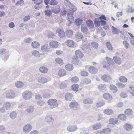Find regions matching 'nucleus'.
I'll list each match as a JSON object with an SVG mask.
<instances>
[{"mask_svg":"<svg viewBox=\"0 0 134 134\" xmlns=\"http://www.w3.org/2000/svg\"><path fill=\"white\" fill-rule=\"evenodd\" d=\"M75 54L78 58H82L84 56V55L82 52L79 50L76 51L75 53Z\"/></svg>","mask_w":134,"mask_h":134,"instance_id":"nucleus-9","label":"nucleus"},{"mask_svg":"<svg viewBox=\"0 0 134 134\" xmlns=\"http://www.w3.org/2000/svg\"><path fill=\"white\" fill-rule=\"evenodd\" d=\"M112 31L113 34L114 35L117 34L120 32V30L118 29L115 27L114 26L111 27Z\"/></svg>","mask_w":134,"mask_h":134,"instance_id":"nucleus-26","label":"nucleus"},{"mask_svg":"<svg viewBox=\"0 0 134 134\" xmlns=\"http://www.w3.org/2000/svg\"><path fill=\"white\" fill-rule=\"evenodd\" d=\"M46 121L47 122L51 123L52 121H53L54 119L52 118V116L50 115H47L45 117Z\"/></svg>","mask_w":134,"mask_h":134,"instance_id":"nucleus-15","label":"nucleus"},{"mask_svg":"<svg viewBox=\"0 0 134 134\" xmlns=\"http://www.w3.org/2000/svg\"><path fill=\"white\" fill-rule=\"evenodd\" d=\"M34 109L33 106H31L29 107L26 110L28 113L31 114L34 111Z\"/></svg>","mask_w":134,"mask_h":134,"instance_id":"nucleus-45","label":"nucleus"},{"mask_svg":"<svg viewBox=\"0 0 134 134\" xmlns=\"http://www.w3.org/2000/svg\"><path fill=\"white\" fill-rule=\"evenodd\" d=\"M105 104V103L104 102H97L96 103V106L98 108L102 106H103Z\"/></svg>","mask_w":134,"mask_h":134,"instance_id":"nucleus-58","label":"nucleus"},{"mask_svg":"<svg viewBox=\"0 0 134 134\" xmlns=\"http://www.w3.org/2000/svg\"><path fill=\"white\" fill-rule=\"evenodd\" d=\"M73 97L72 94L70 93H67L65 96V98L66 100L71 101Z\"/></svg>","mask_w":134,"mask_h":134,"instance_id":"nucleus-19","label":"nucleus"},{"mask_svg":"<svg viewBox=\"0 0 134 134\" xmlns=\"http://www.w3.org/2000/svg\"><path fill=\"white\" fill-rule=\"evenodd\" d=\"M3 107L6 110H7L10 107L11 104L10 102H7L4 103Z\"/></svg>","mask_w":134,"mask_h":134,"instance_id":"nucleus-32","label":"nucleus"},{"mask_svg":"<svg viewBox=\"0 0 134 134\" xmlns=\"http://www.w3.org/2000/svg\"><path fill=\"white\" fill-rule=\"evenodd\" d=\"M113 59L115 63L118 64H120L121 63V59L119 57L116 56H114Z\"/></svg>","mask_w":134,"mask_h":134,"instance_id":"nucleus-18","label":"nucleus"},{"mask_svg":"<svg viewBox=\"0 0 134 134\" xmlns=\"http://www.w3.org/2000/svg\"><path fill=\"white\" fill-rule=\"evenodd\" d=\"M66 72L65 70L61 69L58 72V75L59 76L62 77L65 76L66 75Z\"/></svg>","mask_w":134,"mask_h":134,"instance_id":"nucleus-29","label":"nucleus"},{"mask_svg":"<svg viewBox=\"0 0 134 134\" xmlns=\"http://www.w3.org/2000/svg\"><path fill=\"white\" fill-rule=\"evenodd\" d=\"M65 68L67 70L69 71H71L73 69V67L72 65L69 64L66 65Z\"/></svg>","mask_w":134,"mask_h":134,"instance_id":"nucleus-40","label":"nucleus"},{"mask_svg":"<svg viewBox=\"0 0 134 134\" xmlns=\"http://www.w3.org/2000/svg\"><path fill=\"white\" fill-rule=\"evenodd\" d=\"M102 127V125L100 123H97L94 125L92 126V128L95 130L100 129Z\"/></svg>","mask_w":134,"mask_h":134,"instance_id":"nucleus-35","label":"nucleus"},{"mask_svg":"<svg viewBox=\"0 0 134 134\" xmlns=\"http://www.w3.org/2000/svg\"><path fill=\"white\" fill-rule=\"evenodd\" d=\"M34 2V3L36 5L39 6L41 3H43L42 0H32Z\"/></svg>","mask_w":134,"mask_h":134,"instance_id":"nucleus-55","label":"nucleus"},{"mask_svg":"<svg viewBox=\"0 0 134 134\" xmlns=\"http://www.w3.org/2000/svg\"><path fill=\"white\" fill-rule=\"evenodd\" d=\"M125 113L127 117L131 116L133 114V111L130 109H126L125 111Z\"/></svg>","mask_w":134,"mask_h":134,"instance_id":"nucleus-12","label":"nucleus"},{"mask_svg":"<svg viewBox=\"0 0 134 134\" xmlns=\"http://www.w3.org/2000/svg\"><path fill=\"white\" fill-rule=\"evenodd\" d=\"M92 102V100L90 98L85 99L83 100V103L85 104H91Z\"/></svg>","mask_w":134,"mask_h":134,"instance_id":"nucleus-43","label":"nucleus"},{"mask_svg":"<svg viewBox=\"0 0 134 134\" xmlns=\"http://www.w3.org/2000/svg\"><path fill=\"white\" fill-rule=\"evenodd\" d=\"M91 45L92 47L95 48H97L98 46V44L95 42H92Z\"/></svg>","mask_w":134,"mask_h":134,"instance_id":"nucleus-61","label":"nucleus"},{"mask_svg":"<svg viewBox=\"0 0 134 134\" xmlns=\"http://www.w3.org/2000/svg\"><path fill=\"white\" fill-rule=\"evenodd\" d=\"M101 79L106 82H110L112 80V78L109 75H102Z\"/></svg>","mask_w":134,"mask_h":134,"instance_id":"nucleus-4","label":"nucleus"},{"mask_svg":"<svg viewBox=\"0 0 134 134\" xmlns=\"http://www.w3.org/2000/svg\"><path fill=\"white\" fill-rule=\"evenodd\" d=\"M48 69L45 66H42L40 67L39 69V71L42 73H46L48 71Z\"/></svg>","mask_w":134,"mask_h":134,"instance_id":"nucleus-17","label":"nucleus"},{"mask_svg":"<svg viewBox=\"0 0 134 134\" xmlns=\"http://www.w3.org/2000/svg\"><path fill=\"white\" fill-rule=\"evenodd\" d=\"M44 14L46 15L50 16L52 14V10L48 9L44 11Z\"/></svg>","mask_w":134,"mask_h":134,"instance_id":"nucleus-57","label":"nucleus"},{"mask_svg":"<svg viewBox=\"0 0 134 134\" xmlns=\"http://www.w3.org/2000/svg\"><path fill=\"white\" fill-rule=\"evenodd\" d=\"M53 13L56 14L59 13L60 11V8L59 6H56L52 10Z\"/></svg>","mask_w":134,"mask_h":134,"instance_id":"nucleus-22","label":"nucleus"},{"mask_svg":"<svg viewBox=\"0 0 134 134\" xmlns=\"http://www.w3.org/2000/svg\"><path fill=\"white\" fill-rule=\"evenodd\" d=\"M82 33L80 32L76 33L75 34V37L78 39H81L82 37Z\"/></svg>","mask_w":134,"mask_h":134,"instance_id":"nucleus-54","label":"nucleus"},{"mask_svg":"<svg viewBox=\"0 0 134 134\" xmlns=\"http://www.w3.org/2000/svg\"><path fill=\"white\" fill-rule=\"evenodd\" d=\"M111 132V130L109 128H106L100 131L101 134H109Z\"/></svg>","mask_w":134,"mask_h":134,"instance_id":"nucleus-20","label":"nucleus"},{"mask_svg":"<svg viewBox=\"0 0 134 134\" xmlns=\"http://www.w3.org/2000/svg\"><path fill=\"white\" fill-rule=\"evenodd\" d=\"M48 47V45L47 44H45L42 46L41 49L43 52H47L48 51V50L47 48Z\"/></svg>","mask_w":134,"mask_h":134,"instance_id":"nucleus-37","label":"nucleus"},{"mask_svg":"<svg viewBox=\"0 0 134 134\" xmlns=\"http://www.w3.org/2000/svg\"><path fill=\"white\" fill-rule=\"evenodd\" d=\"M81 75L82 76H87L88 75V73L86 71H82L81 72Z\"/></svg>","mask_w":134,"mask_h":134,"instance_id":"nucleus-62","label":"nucleus"},{"mask_svg":"<svg viewBox=\"0 0 134 134\" xmlns=\"http://www.w3.org/2000/svg\"><path fill=\"white\" fill-rule=\"evenodd\" d=\"M87 26L89 28H92L93 26V21L90 20H88L86 21Z\"/></svg>","mask_w":134,"mask_h":134,"instance_id":"nucleus-39","label":"nucleus"},{"mask_svg":"<svg viewBox=\"0 0 134 134\" xmlns=\"http://www.w3.org/2000/svg\"><path fill=\"white\" fill-rule=\"evenodd\" d=\"M118 117L120 120L123 121H125L126 120V116L124 114H120L118 115Z\"/></svg>","mask_w":134,"mask_h":134,"instance_id":"nucleus-38","label":"nucleus"},{"mask_svg":"<svg viewBox=\"0 0 134 134\" xmlns=\"http://www.w3.org/2000/svg\"><path fill=\"white\" fill-rule=\"evenodd\" d=\"M110 89L114 92H116L118 90L117 88L113 85H110Z\"/></svg>","mask_w":134,"mask_h":134,"instance_id":"nucleus-49","label":"nucleus"},{"mask_svg":"<svg viewBox=\"0 0 134 134\" xmlns=\"http://www.w3.org/2000/svg\"><path fill=\"white\" fill-rule=\"evenodd\" d=\"M106 59L109 65L110 64L113 65L114 64V62L113 59L111 58L108 57H107L106 58Z\"/></svg>","mask_w":134,"mask_h":134,"instance_id":"nucleus-42","label":"nucleus"},{"mask_svg":"<svg viewBox=\"0 0 134 134\" xmlns=\"http://www.w3.org/2000/svg\"><path fill=\"white\" fill-rule=\"evenodd\" d=\"M58 4V2L55 0H51L49 4L52 5H56Z\"/></svg>","mask_w":134,"mask_h":134,"instance_id":"nucleus-63","label":"nucleus"},{"mask_svg":"<svg viewBox=\"0 0 134 134\" xmlns=\"http://www.w3.org/2000/svg\"><path fill=\"white\" fill-rule=\"evenodd\" d=\"M71 87L73 91H78V85L77 84H74L71 86Z\"/></svg>","mask_w":134,"mask_h":134,"instance_id":"nucleus-44","label":"nucleus"},{"mask_svg":"<svg viewBox=\"0 0 134 134\" xmlns=\"http://www.w3.org/2000/svg\"><path fill=\"white\" fill-rule=\"evenodd\" d=\"M60 87L61 89H64L67 87V85L64 82H62L60 85Z\"/></svg>","mask_w":134,"mask_h":134,"instance_id":"nucleus-56","label":"nucleus"},{"mask_svg":"<svg viewBox=\"0 0 134 134\" xmlns=\"http://www.w3.org/2000/svg\"><path fill=\"white\" fill-rule=\"evenodd\" d=\"M49 46L51 48H56L58 47L59 43L57 41L52 40L50 42Z\"/></svg>","mask_w":134,"mask_h":134,"instance_id":"nucleus-6","label":"nucleus"},{"mask_svg":"<svg viewBox=\"0 0 134 134\" xmlns=\"http://www.w3.org/2000/svg\"><path fill=\"white\" fill-rule=\"evenodd\" d=\"M119 80L121 82H126L127 81V79L126 77L123 76L120 77Z\"/></svg>","mask_w":134,"mask_h":134,"instance_id":"nucleus-41","label":"nucleus"},{"mask_svg":"<svg viewBox=\"0 0 134 134\" xmlns=\"http://www.w3.org/2000/svg\"><path fill=\"white\" fill-rule=\"evenodd\" d=\"M55 61L57 64H62L63 61L62 59L59 58H58L55 59Z\"/></svg>","mask_w":134,"mask_h":134,"instance_id":"nucleus-52","label":"nucleus"},{"mask_svg":"<svg viewBox=\"0 0 134 134\" xmlns=\"http://www.w3.org/2000/svg\"><path fill=\"white\" fill-rule=\"evenodd\" d=\"M66 36L68 37H70L73 35V32L69 30L66 32Z\"/></svg>","mask_w":134,"mask_h":134,"instance_id":"nucleus-48","label":"nucleus"},{"mask_svg":"<svg viewBox=\"0 0 134 134\" xmlns=\"http://www.w3.org/2000/svg\"><path fill=\"white\" fill-rule=\"evenodd\" d=\"M103 97L105 99L109 101L113 99L111 96L108 93H106L104 94Z\"/></svg>","mask_w":134,"mask_h":134,"instance_id":"nucleus-21","label":"nucleus"},{"mask_svg":"<svg viewBox=\"0 0 134 134\" xmlns=\"http://www.w3.org/2000/svg\"><path fill=\"white\" fill-rule=\"evenodd\" d=\"M78 78L77 76H74L71 79V81L74 83L77 82L79 81Z\"/></svg>","mask_w":134,"mask_h":134,"instance_id":"nucleus-53","label":"nucleus"},{"mask_svg":"<svg viewBox=\"0 0 134 134\" xmlns=\"http://www.w3.org/2000/svg\"><path fill=\"white\" fill-rule=\"evenodd\" d=\"M89 71L91 74H95L97 72L98 69L93 66H91L90 67Z\"/></svg>","mask_w":134,"mask_h":134,"instance_id":"nucleus-13","label":"nucleus"},{"mask_svg":"<svg viewBox=\"0 0 134 134\" xmlns=\"http://www.w3.org/2000/svg\"><path fill=\"white\" fill-rule=\"evenodd\" d=\"M79 60L77 57L75 56H73L72 60V62L73 63L77 65L79 63Z\"/></svg>","mask_w":134,"mask_h":134,"instance_id":"nucleus-25","label":"nucleus"},{"mask_svg":"<svg viewBox=\"0 0 134 134\" xmlns=\"http://www.w3.org/2000/svg\"><path fill=\"white\" fill-rule=\"evenodd\" d=\"M6 97L10 99L14 98L15 97V94L14 92L12 91H10L6 93Z\"/></svg>","mask_w":134,"mask_h":134,"instance_id":"nucleus-5","label":"nucleus"},{"mask_svg":"<svg viewBox=\"0 0 134 134\" xmlns=\"http://www.w3.org/2000/svg\"><path fill=\"white\" fill-rule=\"evenodd\" d=\"M65 43L68 46L71 47H73L74 45V42L71 40H66L65 42Z\"/></svg>","mask_w":134,"mask_h":134,"instance_id":"nucleus-10","label":"nucleus"},{"mask_svg":"<svg viewBox=\"0 0 134 134\" xmlns=\"http://www.w3.org/2000/svg\"><path fill=\"white\" fill-rule=\"evenodd\" d=\"M48 104L52 106V108H54L58 106L57 100L55 99H50L47 102Z\"/></svg>","mask_w":134,"mask_h":134,"instance_id":"nucleus-2","label":"nucleus"},{"mask_svg":"<svg viewBox=\"0 0 134 134\" xmlns=\"http://www.w3.org/2000/svg\"><path fill=\"white\" fill-rule=\"evenodd\" d=\"M81 32L85 34H86L88 31L87 27L85 25H81Z\"/></svg>","mask_w":134,"mask_h":134,"instance_id":"nucleus-16","label":"nucleus"},{"mask_svg":"<svg viewBox=\"0 0 134 134\" xmlns=\"http://www.w3.org/2000/svg\"><path fill=\"white\" fill-rule=\"evenodd\" d=\"M17 116V114L16 112L13 111L10 114V116L12 119H14Z\"/></svg>","mask_w":134,"mask_h":134,"instance_id":"nucleus-50","label":"nucleus"},{"mask_svg":"<svg viewBox=\"0 0 134 134\" xmlns=\"http://www.w3.org/2000/svg\"><path fill=\"white\" fill-rule=\"evenodd\" d=\"M32 55L36 57H40V54L39 52L36 50L33 51L31 52Z\"/></svg>","mask_w":134,"mask_h":134,"instance_id":"nucleus-34","label":"nucleus"},{"mask_svg":"<svg viewBox=\"0 0 134 134\" xmlns=\"http://www.w3.org/2000/svg\"><path fill=\"white\" fill-rule=\"evenodd\" d=\"M82 20L80 19H77L75 21L76 24L77 26H79L82 24Z\"/></svg>","mask_w":134,"mask_h":134,"instance_id":"nucleus-51","label":"nucleus"},{"mask_svg":"<svg viewBox=\"0 0 134 134\" xmlns=\"http://www.w3.org/2000/svg\"><path fill=\"white\" fill-rule=\"evenodd\" d=\"M31 46L33 48L36 49L40 46V44L38 42L35 41L31 43Z\"/></svg>","mask_w":134,"mask_h":134,"instance_id":"nucleus-27","label":"nucleus"},{"mask_svg":"<svg viewBox=\"0 0 134 134\" xmlns=\"http://www.w3.org/2000/svg\"><path fill=\"white\" fill-rule=\"evenodd\" d=\"M78 104L76 102H71L69 104V107L73 109L76 108Z\"/></svg>","mask_w":134,"mask_h":134,"instance_id":"nucleus-24","label":"nucleus"},{"mask_svg":"<svg viewBox=\"0 0 134 134\" xmlns=\"http://www.w3.org/2000/svg\"><path fill=\"white\" fill-rule=\"evenodd\" d=\"M109 122L110 124L114 125L116 124L118 122V120L116 118H112L109 120Z\"/></svg>","mask_w":134,"mask_h":134,"instance_id":"nucleus-30","label":"nucleus"},{"mask_svg":"<svg viewBox=\"0 0 134 134\" xmlns=\"http://www.w3.org/2000/svg\"><path fill=\"white\" fill-rule=\"evenodd\" d=\"M32 41V39L31 37L25 38L24 39V41L26 43H31Z\"/></svg>","mask_w":134,"mask_h":134,"instance_id":"nucleus-59","label":"nucleus"},{"mask_svg":"<svg viewBox=\"0 0 134 134\" xmlns=\"http://www.w3.org/2000/svg\"><path fill=\"white\" fill-rule=\"evenodd\" d=\"M37 80L38 82L42 84L46 83L47 81V79L44 77H38Z\"/></svg>","mask_w":134,"mask_h":134,"instance_id":"nucleus-7","label":"nucleus"},{"mask_svg":"<svg viewBox=\"0 0 134 134\" xmlns=\"http://www.w3.org/2000/svg\"><path fill=\"white\" fill-rule=\"evenodd\" d=\"M77 129V127L76 125H70L67 127V130L70 132H74L76 131Z\"/></svg>","mask_w":134,"mask_h":134,"instance_id":"nucleus-8","label":"nucleus"},{"mask_svg":"<svg viewBox=\"0 0 134 134\" xmlns=\"http://www.w3.org/2000/svg\"><path fill=\"white\" fill-rule=\"evenodd\" d=\"M104 113L108 115H111L113 113V110L111 109H107L103 111Z\"/></svg>","mask_w":134,"mask_h":134,"instance_id":"nucleus-28","label":"nucleus"},{"mask_svg":"<svg viewBox=\"0 0 134 134\" xmlns=\"http://www.w3.org/2000/svg\"><path fill=\"white\" fill-rule=\"evenodd\" d=\"M116 85L117 86L120 88H124L125 87L124 84L121 82L117 83Z\"/></svg>","mask_w":134,"mask_h":134,"instance_id":"nucleus-60","label":"nucleus"},{"mask_svg":"<svg viewBox=\"0 0 134 134\" xmlns=\"http://www.w3.org/2000/svg\"><path fill=\"white\" fill-rule=\"evenodd\" d=\"M101 20L99 19L96 18L94 20V24L96 27H98L101 25Z\"/></svg>","mask_w":134,"mask_h":134,"instance_id":"nucleus-33","label":"nucleus"},{"mask_svg":"<svg viewBox=\"0 0 134 134\" xmlns=\"http://www.w3.org/2000/svg\"><path fill=\"white\" fill-rule=\"evenodd\" d=\"M124 129L126 130L130 131L132 129L133 126L131 124H126L124 125Z\"/></svg>","mask_w":134,"mask_h":134,"instance_id":"nucleus-14","label":"nucleus"},{"mask_svg":"<svg viewBox=\"0 0 134 134\" xmlns=\"http://www.w3.org/2000/svg\"><path fill=\"white\" fill-rule=\"evenodd\" d=\"M106 85L105 84H100L98 86V88L101 91L104 90L106 87Z\"/></svg>","mask_w":134,"mask_h":134,"instance_id":"nucleus-47","label":"nucleus"},{"mask_svg":"<svg viewBox=\"0 0 134 134\" xmlns=\"http://www.w3.org/2000/svg\"><path fill=\"white\" fill-rule=\"evenodd\" d=\"M80 47L84 52H86L88 50L89 46L87 45L82 44L80 46Z\"/></svg>","mask_w":134,"mask_h":134,"instance_id":"nucleus-31","label":"nucleus"},{"mask_svg":"<svg viewBox=\"0 0 134 134\" xmlns=\"http://www.w3.org/2000/svg\"><path fill=\"white\" fill-rule=\"evenodd\" d=\"M123 43L126 49H127L129 48V44L127 41H124L123 42Z\"/></svg>","mask_w":134,"mask_h":134,"instance_id":"nucleus-64","label":"nucleus"},{"mask_svg":"<svg viewBox=\"0 0 134 134\" xmlns=\"http://www.w3.org/2000/svg\"><path fill=\"white\" fill-rule=\"evenodd\" d=\"M24 84L23 83L20 81H17L15 82V85L16 87L18 88H22L23 87Z\"/></svg>","mask_w":134,"mask_h":134,"instance_id":"nucleus-23","label":"nucleus"},{"mask_svg":"<svg viewBox=\"0 0 134 134\" xmlns=\"http://www.w3.org/2000/svg\"><path fill=\"white\" fill-rule=\"evenodd\" d=\"M32 126L29 124H27L25 125L23 127V131L25 133L29 132L32 130Z\"/></svg>","mask_w":134,"mask_h":134,"instance_id":"nucleus-3","label":"nucleus"},{"mask_svg":"<svg viewBox=\"0 0 134 134\" xmlns=\"http://www.w3.org/2000/svg\"><path fill=\"white\" fill-rule=\"evenodd\" d=\"M32 92L30 91H26L24 92L22 94L23 98L25 100H29L33 96Z\"/></svg>","mask_w":134,"mask_h":134,"instance_id":"nucleus-1","label":"nucleus"},{"mask_svg":"<svg viewBox=\"0 0 134 134\" xmlns=\"http://www.w3.org/2000/svg\"><path fill=\"white\" fill-rule=\"evenodd\" d=\"M106 45L107 48L109 51H112L113 50V48L109 42H107L106 43Z\"/></svg>","mask_w":134,"mask_h":134,"instance_id":"nucleus-46","label":"nucleus"},{"mask_svg":"<svg viewBox=\"0 0 134 134\" xmlns=\"http://www.w3.org/2000/svg\"><path fill=\"white\" fill-rule=\"evenodd\" d=\"M59 36L61 37H62L65 36V33L64 31L60 29L58 32Z\"/></svg>","mask_w":134,"mask_h":134,"instance_id":"nucleus-36","label":"nucleus"},{"mask_svg":"<svg viewBox=\"0 0 134 134\" xmlns=\"http://www.w3.org/2000/svg\"><path fill=\"white\" fill-rule=\"evenodd\" d=\"M73 14V12H71L70 13H68L67 14L68 21L70 22V24H71L72 23L74 18L72 16Z\"/></svg>","mask_w":134,"mask_h":134,"instance_id":"nucleus-11","label":"nucleus"}]
</instances>
